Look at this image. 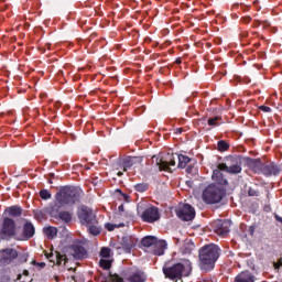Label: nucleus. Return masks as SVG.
<instances>
[{"label": "nucleus", "instance_id": "2", "mask_svg": "<svg viewBox=\"0 0 282 282\" xmlns=\"http://www.w3.org/2000/svg\"><path fill=\"white\" fill-rule=\"evenodd\" d=\"M80 188L73 186H65L59 189V193L56 194V203L53 207L55 210L62 206H74L76 202L80 199Z\"/></svg>", "mask_w": 282, "mask_h": 282}, {"label": "nucleus", "instance_id": "9", "mask_svg": "<svg viewBox=\"0 0 282 282\" xmlns=\"http://www.w3.org/2000/svg\"><path fill=\"white\" fill-rule=\"evenodd\" d=\"M17 231V226L14 225V220L12 218H4L2 224V237H12Z\"/></svg>", "mask_w": 282, "mask_h": 282}, {"label": "nucleus", "instance_id": "25", "mask_svg": "<svg viewBox=\"0 0 282 282\" xmlns=\"http://www.w3.org/2000/svg\"><path fill=\"white\" fill-rule=\"evenodd\" d=\"M59 219H62V221H72V214H69L68 212H61L58 214Z\"/></svg>", "mask_w": 282, "mask_h": 282}, {"label": "nucleus", "instance_id": "21", "mask_svg": "<svg viewBox=\"0 0 282 282\" xmlns=\"http://www.w3.org/2000/svg\"><path fill=\"white\" fill-rule=\"evenodd\" d=\"M44 234L48 239H54L56 235H58V229L56 227H45L44 228Z\"/></svg>", "mask_w": 282, "mask_h": 282}, {"label": "nucleus", "instance_id": "1", "mask_svg": "<svg viewBox=\"0 0 282 282\" xmlns=\"http://www.w3.org/2000/svg\"><path fill=\"white\" fill-rule=\"evenodd\" d=\"M152 160L159 166L160 171H167V173H173L175 162H178V169H186V164L191 162V158L184 154H169L166 160L153 156Z\"/></svg>", "mask_w": 282, "mask_h": 282}, {"label": "nucleus", "instance_id": "3", "mask_svg": "<svg viewBox=\"0 0 282 282\" xmlns=\"http://www.w3.org/2000/svg\"><path fill=\"white\" fill-rule=\"evenodd\" d=\"M219 258V247L207 245L199 251L200 268L208 272L215 268V261Z\"/></svg>", "mask_w": 282, "mask_h": 282}, {"label": "nucleus", "instance_id": "38", "mask_svg": "<svg viewBox=\"0 0 282 282\" xmlns=\"http://www.w3.org/2000/svg\"><path fill=\"white\" fill-rule=\"evenodd\" d=\"M188 243L191 246L189 250H193V248H195V245L193 242H191V241H188Z\"/></svg>", "mask_w": 282, "mask_h": 282}, {"label": "nucleus", "instance_id": "42", "mask_svg": "<svg viewBox=\"0 0 282 282\" xmlns=\"http://www.w3.org/2000/svg\"><path fill=\"white\" fill-rule=\"evenodd\" d=\"M249 195H254V193L252 191H249Z\"/></svg>", "mask_w": 282, "mask_h": 282}, {"label": "nucleus", "instance_id": "14", "mask_svg": "<svg viewBox=\"0 0 282 282\" xmlns=\"http://www.w3.org/2000/svg\"><path fill=\"white\" fill-rule=\"evenodd\" d=\"M219 169L225 170L226 173H231L232 175H239L242 169L240 164H234L231 166L226 165V163H220Z\"/></svg>", "mask_w": 282, "mask_h": 282}, {"label": "nucleus", "instance_id": "6", "mask_svg": "<svg viewBox=\"0 0 282 282\" xmlns=\"http://www.w3.org/2000/svg\"><path fill=\"white\" fill-rule=\"evenodd\" d=\"M142 221L155 224L160 219V209L153 205L148 206L141 214Z\"/></svg>", "mask_w": 282, "mask_h": 282}, {"label": "nucleus", "instance_id": "45", "mask_svg": "<svg viewBox=\"0 0 282 282\" xmlns=\"http://www.w3.org/2000/svg\"><path fill=\"white\" fill-rule=\"evenodd\" d=\"M18 279H21V274H20V275H18Z\"/></svg>", "mask_w": 282, "mask_h": 282}, {"label": "nucleus", "instance_id": "16", "mask_svg": "<svg viewBox=\"0 0 282 282\" xmlns=\"http://www.w3.org/2000/svg\"><path fill=\"white\" fill-rule=\"evenodd\" d=\"M164 250H166V241L156 239V242H154L153 253L158 254V257H162V254H164Z\"/></svg>", "mask_w": 282, "mask_h": 282}, {"label": "nucleus", "instance_id": "43", "mask_svg": "<svg viewBox=\"0 0 282 282\" xmlns=\"http://www.w3.org/2000/svg\"><path fill=\"white\" fill-rule=\"evenodd\" d=\"M123 197H124V199H129V196H127V195H124V194H123Z\"/></svg>", "mask_w": 282, "mask_h": 282}, {"label": "nucleus", "instance_id": "8", "mask_svg": "<svg viewBox=\"0 0 282 282\" xmlns=\"http://www.w3.org/2000/svg\"><path fill=\"white\" fill-rule=\"evenodd\" d=\"M176 215L183 221H192L195 219V208L188 204H181L176 209Z\"/></svg>", "mask_w": 282, "mask_h": 282}, {"label": "nucleus", "instance_id": "29", "mask_svg": "<svg viewBox=\"0 0 282 282\" xmlns=\"http://www.w3.org/2000/svg\"><path fill=\"white\" fill-rule=\"evenodd\" d=\"M99 264L104 270H109V268H111V261L109 260L101 259Z\"/></svg>", "mask_w": 282, "mask_h": 282}, {"label": "nucleus", "instance_id": "41", "mask_svg": "<svg viewBox=\"0 0 282 282\" xmlns=\"http://www.w3.org/2000/svg\"><path fill=\"white\" fill-rule=\"evenodd\" d=\"M249 195H254V193L252 191H249Z\"/></svg>", "mask_w": 282, "mask_h": 282}, {"label": "nucleus", "instance_id": "32", "mask_svg": "<svg viewBox=\"0 0 282 282\" xmlns=\"http://www.w3.org/2000/svg\"><path fill=\"white\" fill-rule=\"evenodd\" d=\"M135 191H138L139 193H144V191H147V185L138 184L135 185Z\"/></svg>", "mask_w": 282, "mask_h": 282}, {"label": "nucleus", "instance_id": "7", "mask_svg": "<svg viewBox=\"0 0 282 282\" xmlns=\"http://www.w3.org/2000/svg\"><path fill=\"white\" fill-rule=\"evenodd\" d=\"M78 219L83 226H91L93 224H98V220H96V215H94V212L87 207H82L78 210Z\"/></svg>", "mask_w": 282, "mask_h": 282}, {"label": "nucleus", "instance_id": "18", "mask_svg": "<svg viewBox=\"0 0 282 282\" xmlns=\"http://www.w3.org/2000/svg\"><path fill=\"white\" fill-rule=\"evenodd\" d=\"M34 225H32V223H26L23 227L24 239H32V237H34Z\"/></svg>", "mask_w": 282, "mask_h": 282}, {"label": "nucleus", "instance_id": "20", "mask_svg": "<svg viewBox=\"0 0 282 282\" xmlns=\"http://www.w3.org/2000/svg\"><path fill=\"white\" fill-rule=\"evenodd\" d=\"M141 243L145 248H151V246H155V243H158V238L153 236H147L141 240Z\"/></svg>", "mask_w": 282, "mask_h": 282}, {"label": "nucleus", "instance_id": "27", "mask_svg": "<svg viewBox=\"0 0 282 282\" xmlns=\"http://www.w3.org/2000/svg\"><path fill=\"white\" fill-rule=\"evenodd\" d=\"M221 120V117H214L208 119V124L209 127H217V124H219V121Z\"/></svg>", "mask_w": 282, "mask_h": 282}, {"label": "nucleus", "instance_id": "37", "mask_svg": "<svg viewBox=\"0 0 282 282\" xmlns=\"http://www.w3.org/2000/svg\"><path fill=\"white\" fill-rule=\"evenodd\" d=\"M23 274H24V276H29V275H30V271L24 270V271H23Z\"/></svg>", "mask_w": 282, "mask_h": 282}, {"label": "nucleus", "instance_id": "24", "mask_svg": "<svg viewBox=\"0 0 282 282\" xmlns=\"http://www.w3.org/2000/svg\"><path fill=\"white\" fill-rule=\"evenodd\" d=\"M87 228L90 235H94L95 237L98 236V234L100 232V227H98L96 224L88 225Z\"/></svg>", "mask_w": 282, "mask_h": 282}, {"label": "nucleus", "instance_id": "35", "mask_svg": "<svg viewBox=\"0 0 282 282\" xmlns=\"http://www.w3.org/2000/svg\"><path fill=\"white\" fill-rule=\"evenodd\" d=\"M281 265H282L281 260H280L278 263H274V268H275V270H279V268H281Z\"/></svg>", "mask_w": 282, "mask_h": 282}, {"label": "nucleus", "instance_id": "19", "mask_svg": "<svg viewBox=\"0 0 282 282\" xmlns=\"http://www.w3.org/2000/svg\"><path fill=\"white\" fill-rule=\"evenodd\" d=\"M138 162H140V159L135 158V156H129L123 161V171H129V169H131V166H133L134 164H138Z\"/></svg>", "mask_w": 282, "mask_h": 282}, {"label": "nucleus", "instance_id": "36", "mask_svg": "<svg viewBox=\"0 0 282 282\" xmlns=\"http://www.w3.org/2000/svg\"><path fill=\"white\" fill-rule=\"evenodd\" d=\"M118 210H119V213H124V205H120V206L118 207Z\"/></svg>", "mask_w": 282, "mask_h": 282}, {"label": "nucleus", "instance_id": "17", "mask_svg": "<svg viewBox=\"0 0 282 282\" xmlns=\"http://www.w3.org/2000/svg\"><path fill=\"white\" fill-rule=\"evenodd\" d=\"M128 281L131 282H144L147 281V275L144 274V272L137 270L135 272H133L129 278Z\"/></svg>", "mask_w": 282, "mask_h": 282}, {"label": "nucleus", "instance_id": "13", "mask_svg": "<svg viewBox=\"0 0 282 282\" xmlns=\"http://www.w3.org/2000/svg\"><path fill=\"white\" fill-rule=\"evenodd\" d=\"M221 171H226V170L220 169L218 164L217 169L214 170L213 172L212 180L214 182H217V184H220L221 186H226L228 184V181L224 178V174L221 173Z\"/></svg>", "mask_w": 282, "mask_h": 282}, {"label": "nucleus", "instance_id": "39", "mask_svg": "<svg viewBox=\"0 0 282 282\" xmlns=\"http://www.w3.org/2000/svg\"><path fill=\"white\" fill-rule=\"evenodd\" d=\"M40 267L45 268V262L40 263Z\"/></svg>", "mask_w": 282, "mask_h": 282}, {"label": "nucleus", "instance_id": "11", "mask_svg": "<svg viewBox=\"0 0 282 282\" xmlns=\"http://www.w3.org/2000/svg\"><path fill=\"white\" fill-rule=\"evenodd\" d=\"M12 259H17V250L4 249L0 251V263H10Z\"/></svg>", "mask_w": 282, "mask_h": 282}, {"label": "nucleus", "instance_id": "33", "mask_svg": "<svg viewBox=\"0 0 282 282\" xmlns=\"http://www.w3.org/2000/svg\"><path fill=\"white\" fill-rule=\"evenodd\" d=\"M63 261H64V263H67V257H65V256H57V263H58V265H61L63 263Z\"/></svg>", "mask_w": 282, "mask_h": 282}, {"label": "nucleus", "instance_id": "28", "mask_svg": "<svg viewBox=\"0 0 282 282\" xmlns=\"http://www.w3.org/2000/svg\"><path fill=\"white\" fill-rule=\"evenodd\" d=\"M40 197H41L42 199H52V194H51L50 191H47V189H42V191L40 192Z\"/></svg>", "mask_w": 282, "mask_h": 282}, {"label": "nucleus", "instance_id": "30", "mask_svg": "<svg viewBox=\"0 0 282 282\" xmlns=\"http://www.w3.org/2000/svg\"><path fill=\"white\" fill-rule=\"evenodd\" d=\"M120 226H124V225L123 224H121V225H113V224H110V223L105 225V227L107 228V230H109V232L116 230V228H120Z\"/></svg>", "mask_w": 282, "mask_h": 282}, {"label": "nucleus", "instance_id": "23", "mask_svg": "<svg viewBox=\"0 0 282 282\" xmlns=\"http://www.w3.org/2000/svg\"><path fill=\"white\" fill-rule=\"evenodd\" d=\"M263 171L265 175H279V167L274 165H267Z\"/></svg>", "mask_w": 282, "mask_h": 282}, {"label": "nucleus", "instance_id": "15", "mask_svg": "<svg viewBox=\"0 0 282 282\" xmlns=\"http://www.w3.org/2000/svg\"><path fill=\"white\" fill-rule=\"evenodd\" d=\"M235 282H254V275L249 271H243L235 278Z\"/></svg>", "mask_w": 282, "mask_h": 282}, {"label": "nucleus", "instance_id": "4", "mask_svg": "<svg viewBox=\"0 0 282 282\" xmlns=\"http://www.w3.org/2000/svg\"><path fill=\"white\" fill-rule=\"evenodd\" d=\"M191 262L185 261L184 263H176L172 267H164L163 274L167 279H182V276H188L191 274Z\"/></svg>", "mask_w": 282, "mask_h": 282}, {"label": "nucleus", "instance_id": "34", "mask_svg": "<svg viewBox=\"0 0 282 282\" xmlns=\"http://www.w3.org/2000/svg\"><path fill=\"white\" fill-rule=\"evenodd\" d=\"M259 110L263 111L264 113H270V111H272V108H270L268 106H260Z\"/></svg>", "mask_w": 282, "mask_h": 282}, {"label": "nucleus", "instance_id": "5", "mask_svg": "<svg viewBox=\"0 0 282 282\" xmlns=\"http://www.w3.org/2000/svg\"><path fill=\"white\" fill-rule=\"evenodd\" d=\"M225 195L226 191L224 188L216 184H212L203 191L202 197L205 204H219Z\"/></svg>", "mask_w": 282, "mask_h": 282}, {"label": "nucleus", "instance_id": "22", "mask_svg": "<svg viewBox=\"0 0 282 282\" xmlns=\"http://www.w3.org/2000/svg\"><path fill=\"white\" fill-rule=\"evenodd\" d=\"M7 213L11 217H20L22 210H21V207H19V206H11V207L7 208Z\"/></svg>", "mask_w": 282, "mask_h": 282}, {"label": "nucleus", "instance_id": "12", "mask_svg": "<svg viewBox=\"0 0 282 282\" xmlns=\"http://www.w3.org/2000/svg\"><path fill=\"white\" fill-rule=\"evenodd\" d=\"M70 253L75 259H85V257H87V250H85V247L78 243H74L72 246Z\"/></svg>", "mask_w": 282, "mask_h": 282}, {"label": "nucleus", "instance_id": "26", "mask_svg": "<svg viewBox=\"0 0 282 282\" xmlns=\"http://www.w3.org/2000/svg\"><path fill=\"white\" fill-rule=\"evenodd\" d=\"M100 257H102V259H109V257H111V249L107 247L101 248Z\"/></svg>", "mask_w": 282, "mask_h": 282}, {"label": "nucleus", "instance_id": "31", "mask_svg": "<svg viewBox=\"0 0 282 282\" xmlns=\"http://www.w3.org/2000/svg\"><path fill=\"white\" fill-rule=\"evenodd\" d=\"M228 144L226 143V141H219L218 142V151H228Z\"/></svg>", "mask_w": 282, "mask_h": 282}, {"label": "nucleus", "instance_id": "40", "mask_svg": "<svg viewBox=\"0 0 282 282\" xmlns=\"http://www.w3.org/2000/svg\"><path fill=\"white\" fill-rule=\"evenodd\" d=\"M117 175H118L119 177H121V175H122V172H118V173H117Z\"/></svg>", "mask_w": 282, "mask_h": 282}, {"label": "nucleus", "instance_id": "10", "mask_svg": "<svg viewBox=\"0 0 282 282\" xmlns=\"http://www.w3.org/2000/svg\"><path fill=\"white\" fill-rule=\"evenodd\" d=\"M215 232L216 235H219V237H226V235L230 232V221L229 220L217 221L215 226Z\"/></svg>", "mask_w": 282, "mask_h": 282}, {"label": "nucleus", "instance_id": "44", "mask_svg": "<svg viewBox=\"0 0 282 282\" xmlns=\"http://www.w3.org/2000/svg\"><path fill=\"white\" fill-rule=\"evenodd\" d=\"M177 132H178V133H182V129H178Z\"/></svg>", "mask_w": 282, "mask_h": 282}]
</instances>
